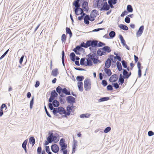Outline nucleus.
Instances as JSON below:
<instances>
[{
	"label": "nucleus",
	"instance_id": "obj_8",
	"mask_svg": "<svg viewBox=\"0 0 154 154\" xmlns=\"http://www.w3.org/2000/svg\"><path fill=\"white\" fill-rule=\"evenodd\" d=\"M51 151L54 153H57L59 150V146L56 144H52L51 146Z\"/></svg>",
	"mask_w": 154,
	"mask_h": 154
},
{
	"label": "nucleus",
	"instance_id": "obj_52",
	"mask_svg": "<svg viewBox=\"0 0 154 154\" xmlns=\"http://www.w3.org/2000/svg\"><path fill=\"white\" fill-rule=\"evenodd\" d=\"M111 130V128L110 127L108 126L104 130V132L107 133L109 132Z\"/></svg>",
	"mask_w": 154,
	"mask_h": 154
},
{
	"label": "nucleus",
	"instance_id": "obj_53",
	"mask_svg": "<svg viewBox=\"0 0 154 154\" xmlns=\"http://www.w3.org/2000/svg\"><path fill=\"white\" fill-rule=\"evenodd\" d=\"M85 60V58H82L80 60V64L81 65H85V63L84 62Z\"/></svg>",
	"mask_w": 154,
	"mask_h": 154
},
{
	"label": "nucleus",
	"instance_id": "obj_12",
	"mask_svg": "<svg viewBox=\"0 0 154 154\" xmlns=\"http://www.w3.org/2000/svg\"><path fill=\"white\" fill-rule=\"evenodd\" d=\"M144 30V26H141L139 29L138 30L136 33V35L137 37L140 36L142 34Z\"/></svg>",
	"mask_w": 154,
	"mask_h": 154
},
{
	"label": "nucleus",
	"instance_id": "obj_49",
	"mask_svg": "<svg viewBox=\"0 0 154 154\" xmlns=\"http://www.w3.org/2000/svg\"><path fill=\"white\" fill-rule=\"evenodd\" d=\"M122 63L123 67L125 68H126L127 66V62L125 60H123L122 62Z\"/></svg>",
	"mask_w": 154,
	"mask_h": 154
},
{
	"label": "nucleus",
	"instance_id": "obj_28",
	"mask_svg": "<svg viewBox=\"0 0 154 154\" xmlns=\"http://www.w3.org/2000/svg\"><path fill=\"white\" fill-rule=\"evenodd\" d=\"M54 134L53 133H49L48 136L47 137V140L48 142L50 143H51L53 142V140H51L52 138V137H53Z\"/></svg>",
	"mask_w": 154,
	"mask_h": 154
},
{
	"label": "nucleus",
	"instance_id": "obj_3",
	"mask_svg": "<svg viewBox=\"0 0 154 154\" xmlns=\"http://www.w3.org/2000/svg\"><path fill=\"white\" fill-rule=\"evenodd\" d=\"M84 85V89L85 91H88L90 90L91 87V84L89 79L86 78L85 79Z\"/></svg>",
	"mask_w": 154,
	"mask_h": 154
},
{
	"label": "nucleus",
	"instance_id": "obj_41",
	"mask_svg": "<svg viewBox=\"0 0 154 154\" xmlns=\"http://www.w3.org/2000/svg\"><path fill=\"white\" fill-rule=\"evenodd\" d=\"M84 79V77L83 76L79 75L76 77V80L77 81L79 82H82Z\"/></svg>",
	"mask_w": 154,
	"mask_h": 154
},
{
	"label": "nucleus",
	"instance_id": "obj_36",
	"mask_svg": "<svg viewBox=\"0 0 154 154\" xmlns=\"http://www.w3.org/2000/svg\"><path fill=\"white\" fill-rule=\"evenodd\" d=\"M127 10L128 13L132 12L133 11V8L131 5H128L127 6Z\"/></svg>",
	"mask_w": 154,
	"mask_h": 154
},
{
	"label": "nucleus",
	"instance_id": "obj_6",
	"mask_svg": "<svg viewBox=\"0 0 154 154\" xmlns=\"http://www.w3.org/2000/svg\"><path fill=\"white\" fill-rule=\"evenodd\" d=\"M73 5L75 7V8H73V10L75 15H79V14L78 13V12L79 11V9L81 8L80 7V4L79 3H73Z\"/></svg>",
	"mask_w": 154,
	"mask_h": 154
},
{
	"label": "nucleus",
	"instance_id": "obj_23",
	"mask_svg": "<svg viewBox=\"0 0 154 154\" xmlns=\"http://www.w3.org/2000/svg\"><path fill=\"white\" fill-rule=\"evenodd\" d=\"M58 69L57 68L53 69L51 72V75L54 77H56L58 74Z\"/></svg>",
	"mask_w": 154,
	"mask_h": 154
},
{
	"label": "nucleus",
	"instance_id": "obj_58",
	"mask_svg": "<svg viewBox=\"0 0 154 154\" xmlns=\"http://www.w3.org/2000/svg\"><path fill=\"white\" fill-rule=\"evenodd\" d=\"M101 84L104 87H105L107 85L108 83L106 80H103Z\"/></svg>",
	"mask_w": 154,
	"mask_h": 154
},
{
	"label": "nucleus",
	"instance_id": "obj_20",
	"mask_svg": "<svg viewBox=\"0 0 154 154\" xmlns=\"http://www.w3.org/2000/svg\"><path fill=\"white\" fill-rule=\"evenodd\" d=\"M84 23L87 24L88 25L90 23V22L89 21V15H86L84 18Z\"/></svg>",
	"mask_w": 154,
	"mask_h": 154
},
{
	"label": "nucleus",
	"instance_id": "obj_61",
	"mask_svg": "<svg viewBox=\"0 0 154 154\" xmlns=\"http://www.w3.org/2000/svg\"><path fill=\"white\" fill-rule=\"evenodd\" d=\"M125 21L127 23H129L130 22V19L127 16L125 19Z\"/></svg>",
	"mask_w": 154,
	"mask_h": 154
},
{
	"label": "nucleus",
	"instance_id": "obj_21",
	"mask_svg": "<svg viewBox=\"0 0 154 154\" xmlns=\"http://www.w3.org/2000/svg\"><path fill=\"white\" fill-rule=\"evenodd\" d=\"M104 71L108 76H110L112 74L111 70L109 69V68H105Z\"/></svg>",
	"mask_w": 154,
	"mask_h": 154
},
{
	"label": "nucleus",
	"instance_id": "obj_30",
	"mask_svg": "<svg viewBox=\"0 0 154 154\" xmlns=\"http://www.w3.org/2000/svg\"><path fill=\"white\" fill-rule=\"evenodd\" d=\"M119 28L124 30H128V27L125 25L121 24L119 26Z\"/></svg>",
	"mask_w": 154,
	"mask_h": 154
},
{
	"label": "nucleus",
	"instance_id": "obj_25",
	"mask_svg": "<svg viewBox=\"0 0 154 154\" xmlns=\"http://www.w3.org/2000/svg\"><path fill=\"white\" fill-rule=\"evenodd\" d=\"M110 9L109 5H102V7H100V10L102 11H108Z\"/></svg>",
	"mask_w": 154,
	"mask_h": 154
},
{
	"label": "nucleus",
	"instance_id": "obj_40",
	"mask_svg": "<svg viewBox=\"0 0 154 154\" xmlns=\"http://www.w3.org/2000/svg\"><path fill=\"white\" fill-rule=\"evenodd\" d=\"M103 2V0H98L97 1V7L98 8H100V6L102 5Z\"/></svg>",
	"mask_w": 154,
	"mask_h": 154
},
{
	"label": "nucleus",
	"instance_id": "obj_29",
	"mask_svg": "<svg viewBox=\"0 0 154 154\" xmlns=\"http://www.w3.org/2000/svg\"><path fill=\"white\" fill-rule=\"evenodd\" d=\"M29 143L30 144H32V146H33L35 143V140L34 138L33 137H30L29 139Z\"/></svg>",
	"mask_w": 154,
	"mask_h": 154
},
{
	"label": "nucleus",
	"instance_id": "obj_18",
	"mask_svg": "<svg viewBox=\"0 0 154 154\" xmlns=\"http://www.w3.org/2000/svg\"><path fill=\"white\" fill-rule=\"evenodd\" d=\"M52 104L54 107L56 108L58 107L60 105L59 101L56 99H54L53 100Z\"/></svg>",
	"mask_w": 154,
	"mask_h": 154
},
{
	"label": "nucleus",
	"instance_id": "obj_24",
	"mask_svg": "<svg viewBox=\"0 0 154 154\" xmlns=\"http://www.w3.org/2000/svg\"><path fill=\"white\" fill-rule=\"evenodd\" d=\"M105 45L106 44L104 43L97 40L96 48L98 47H102Z\"/></svg>",
	"mask_w": 154,
	"mask_h": 154
},
{
	"label": "nucleus",
	"instance_id": "obj_9",
	"mask_svg": "<svg viewBox=\"0 0 154 154\" xmlns=\"http://www.w3.org/2000/svg\"><path fill=\"white\" fill-rule=\"evenodd\" d=\"M59 145L61 149L67 148V144L65 143V140L63 138H62L60 139Z\"/></svg>",
	"mask_w": 154,
	"mask_h": 154
},
{
	"label": "nucleus",
	"instance_id": "obj_59",
	"mask_svg": "<svg viewBox=\"0 0 154 154\" xmlns=\"http://www.w3.org/2000/svg\"><path fill=\"white\" fill-rule=\"evenodd\" d=\"M79 10L81 12L79 14L84 16H85L87 15L85 13H84V9L81 8L79 9Z\"/></svg>",
	"mask_w": 154,
	"mask_h": 154
},
{
	"label": "nucleus",
	"instance_id": "obj_62",
	"mask_svg": "<svg viewBox=\"0 0 154 154\" xmlns=\"http://www.w3.org/2000/svg\"><path fill=\"white\" fill-rule=\"evenodd\" d=\"M44 109H45V112L47 114V115L50 118H51V115L49 114V112H48L47 110V109L46 108V107L45 106V107H44Z\"/></svg>",
	"mask_w": 154,
	"mask_h": 154
},
{
	"label": "nucleus",
	"instance_id": "obj_7",
	"mask_svg": "<svg viewBox=\"0 0 154 154\" xmlns=\"http://www.w3.org/2000/svg\"><path fill=\"white\" fill-rule=\"evenodd\" d=\"M88 4V2L85 1H84L82 4V8L84 9L85 11L87 12H88L89 9Z\"/></svg>",
	"mask_w": 154,
	"mask_h": 154
},
{
	"label": "nucleus",
	"instance_id": "obj_43",
	"mask_svg": "<svg viewBox=\"0 0 154 154\" xmlns=\"http://www.w3.org/2000/svg\"><path fill=\"white\" fill-rule=\"evenodd\" d=\"M98 57H97L96 58L95 57L93 60L94 64H97L98 63H100L101 62V61L98 59Z\"/></svg>",
	"mask_w": 154,
	"mask_h": 154
},
{
	"label": "nucleus",
	"instance_id": "obj_47",
	"mask_svg": "<svg viewBox=\"0 0 154 154\" xmlns=\"http://www.w3.org/2000/svg\"><path fill=\"white\" fill-rule=\"evenodd\" d=\"M122 70L123 71L122 72L123 75L127 78V75H128V72L126 69H123Z\"/></svg>",
	"mask_w": 154,
	"mask_h": 154
},
{
	"label": "nucleus",
	"instance_id": "obj_51",
	"mask_svg": "<svg viewBox=\"0 0 154 154\" xmlns=\"http://www.w3.org/2000/svg\"><path fill=\"white\" fill-rule=\"evenodd\" d=\"M95 58V57H94L93 55L92 54L90 53L88 55L87 58L89 59H90L92 60H93Z\"/></svg>",
	"mask_w": 154,
	"mask_h": 154
},
{
	"label": "nucleus",
	"instance_id": "obj_45",
	"mask_svg": "<svg viewBox=\"0 0 154 154\" xmlns=\"http://www.w3.org/2000/svg\"><path fill=\"white\" fill-rule=\"evenodd\" d=\"M58 135L57 134H55L54 135H53V137H52V138L51 140H53V142L54 141L55 143H56L57 141L55 142V140L57 139V137Z\"/></svg>",
	"mask_w": 154,
	"mask_h": 154
},
{
	"label": "nucleus",
	"instance_id": "obj_14",
	"mask_svg": "<svg viewBox=\"0 0 154 154\" xmlns=\"http://www.w3.org/2000/svg\"><path fill=\"white\" fill-rule=\"evenodd\" d=\"M124 79H126L124 76L122 75V74H120L119 75V85H122L124 82Z\"/></svg>",
	"mask_w": 154,
	"mask_h": 154
},
{
	"label": "nucleus",
	"instance_id": "obj_35",
	"mask_svg": "<svg viewBox=\"0 0 154 154\" xmlns=\"http://www.w3.org/2000/svg\"><path fill=\"white\" fill-rule=\"evenodd\" d=\"M91 114L88 113L83 114L80 116V117L81 118H88L90 117Z\"/></svg>",
	"mask_w": 154,
	"mask_h": 154
},
{
	"label": "nucleus",
	"instance_id": "obj_27",
	"mask_svg": "<svg viewBox=\"0 0 154 154\" xmlns=\"http://www.w3.org/2000/svg\"><path fill=\"white\" fill-rule=\"evenodd\" d=\"M83 83L82 82H79L78 83V87L79 91H82L83 90Z\"/></svg>",
	"mask_w": 154,
	"mask_h": 154
},
{
	"label": "nucleus",
	"instance_id": "obj_33",
	"mask_svg": "<svg viewBox=\"0 0 154 154\" xmlns=\"http://www.w3.org/2000/svg\"><path fill=\"white\" fill-rule=\"evenodd\" d=\"M116 66L118 71L119 72L122 70V66L121 63L119 61L116 62Z\"/></svg>",
	"mask_w": 154,
	"mask_h": 154
},
{
	"label": "nucleus",
	"instance_id": "obj_55",
	"mask_svg": "<svg viewBox=\"0 0 154 154\" xmlns=\"http://www.w3.org/2000/svg\"><path fill=\"white\" fill-rule=\"evenodd\" d=\"M117 0H108V4L112 3L113 5L116 4L117 3Z\"/></svg>",
	"mask_w": 154,
	"mask_h": 154
},
{
	"label": "nucleus",
	"instance_id": "obj_22",
	"mask_svg": "<svg viewBox=\"0 0 154 154\" xmlns=\"http://www.w3.org/2000/svg\"><path fill=\"white\" fill-rule=\"evenodd\" d=\"M103 51H104V52H105L107 53H109L111 51V49L110 48L109 46H104L103 48Z\"/></svg>",
	"mask_w": 154,
	"mask_h": 154
},
{
	"label": "nucleus",
	"instance_id": "obj_17",
	"mask_svg": "<svg viewBox=\"0 0 154 154\" xmlns=\"http://www.w3.org/2000/svg\"><path fill=\"white\" fill-rule=\"evenodd\" d=\"M102 50H103L102 48H100L97 51V54L99 56H101L106 54V53H105V52H104V51H102Z\"/></svg>",
	"mask_w": 154,
	"mask_h": 154
},
{
	"label": "nucleus",
	"instance_id": "obj_56",
	"mask_svg": "<svg viewBox=\"0 0 154 154\" xmlns=\"http://www.w3.org/2000/svg\"><path fill=\"white\" fill-rule=\"evenodd\" d=\"M106 88L108 91H112L113 89L112 85L110 84L108 85Z\"/></svg>",
	"mask_w": 154,
	"mask_h": 154
},
{
	"label": "nucleus",
	"instance_id": "obj_57",
	"mask_svg": "<svg viewBox=\"0 0 154 154\" xmlns=\"http://www.w3.org/2000/svg\"><path fill=\"white\" fill-rule=\"evenodd\" d=\"M9 51V49H8L0 57V60L3 59L7 54Z\"/></svg>",
	"mask_w": 154,
	"mask_h": 154
},
{
	"label": "nucleus",
	"instance_id": "obj_13",
	"mask_svg": "<svg viewBox=\"0 0 154 154\" xmlns=\"http://www.w3.org/2000/svg\"><path fill=\"white\" fill-rule=\"evenodd\" d=\"M73 141V143L72 144V154L75 153V151L76 149L77 146V141L75 139H74Z\"/></svg>",
	"mask_w": 154,
	"mask_h": 154
},
{
	"label": "nucleus",
	"instance_id": "obj_34",
	"mask_svg": "<svg viewBox=\"0 0 154 154\" xmlns=\"http://www.w3.org/2000/svg\"><path fill=\"white\" fill-rule=\"evenodd\" d=\"M83 43H85V42H81L79 45H78L76 46V48L77 49H78V50L79 51L83 50H84V49L82 48L83 47V46H82V44Z\"/></svg>",
	"mask_w": 154,
	"mask_h": 154
},
{
	"label": "nucleus",
	"instance_id": "obj_32",
	"mask_svg": "<svg viewBox=\"0 0 154 154\" xmlns=\"http://www.w3.org/2000/svg\"><path fill=\"white\" fill-rule=\"evenodd\" d=\"M109 99V97H101L98 100L99 102H102L106 101Z\"/></svg>",
	"mask_w": 154,
	"mask_h": 154
},
{
	"label": "nucleus",
	"instance_id": "obj_26",
	"mask_svg": "<svg viewBox=\"0 0 154 154\" xmlns=\"http://www.w3.org/2000/svg\"><path fill=\"white\" fill-rule=\"evenodd\" d=\"M86 60L87 62H85V66H92L93 65V63L92 62V60L89 59L87 58Z\"/></svg>",
	"mask_w": 154,
	"mask_h": 154
},
{
	"label": "nucleus",
	"instance_id": "obj_11",
	"mask_svg": "<svg viewBox=\"0 0 154 154\" xmlns=\"http://www.w3.org/2000/svg\"><path fill=\"white\" fill-rule=\"evenodd\" d=\"M66 100L69 103H73L75 101V99L72 96H69L66 97Z\"/></svg>",
	"mask_w": 154,
	"mask_h": 154
},
{
	"label": "nucleus",
	"instance_id": "obj_44",
	"mask_svg": "<svg viewBox=\"0 0 154 154\" xmlns=\"http://www.w3.org/2000/svg\"><path fill=\"white\" fill-rule=\"evenodd\" d=\"M34 96H33L32 97V99L30 101V108L31 109L33 107V105L34 103Z\"/></svg>",
	"mask_w": 154,
	"mask_h": 154
},
{
	"label": "nucleus",
	"instance_id": "obj_38",
	"mask_svg": "<svg viewBox=\"0 0 154 154\" xmlns=\"http://www.w3.org/2000/svg\"><path fill=\"white\" fill-rule=\"evenodd\" d=\"M65 56V53L63 50L62 51V62L63 66L65 67V65L64 63V57Z\"/></svg>",
	"mask_w": 154,
	"mask_h": 154
},
{
	"label": "nucleus",
	"instance_id": "obj_54",
	"mask_svg": "<svg viewBox=\"0 0 154 154\" xmlns=\"http://www.w3.org/2000/svg\"><path fill=\"white\" fill-rule=\"evenodd\" d=\"M60 152H63V154H67V150L66 148L61 149Z\"/></svg>",
	"mask_w": 154,
	"mask_h": 154
},
{
	"label": "nucleus",
	"instance_id": "obj_4",
	"mask_svg": "<svg viewBox=\"0 0 154 154\" xmlns=\"http://www.w3.org/2000/svg\"><path fill=\"white\" fill-rule=\"evenodd\" d=\"M55 110L52 111L54 115H56V113H59L60 115L63 114L66 111L65 109L62 106L55 108Z\"/></svg>",
	"mask_w": 154,
	"mask_h": 154
},
{
	"label": "nucleus",
	"instance_id": "obj_42",
	"mask_svg": "<svg viewBox=\"0 0 154 154\" xmlns=\"http://www.w3.org/2000/svg\"><path fill=\"white\" fill-rule=\"evenodd\" d=\"M116 35V33L114 31H111L109 33V35L111 38H113Z\"/></svg>",
	"mask_w": 154,
	"mask_h": 154
},
{
	"label": "nucleus",
	"instance_id": "obj_5",
	"mask_svg": "<svg viewBox=\"0 0 154 154\" xmlns=\"http://www.w3.org/2000/svg\"><path fill=\"white\" fill-rule=\"evenodd\" d=\"M58 94L55 90H54L52 91L51 93L50 97L48 100L49 102L50 103L52 102L53 100L58 96Z\"/></svg>",
	"mask_w": 154,
	"mask_h": 154
},
{
	"label": "nucleus",
	"instance_id": "obj_2",
	"mask_svg": "<svg viewBox=\"0 0 154 154\" xmlns=\"http://www.w3.org/2000/svg\"><path fill=\"white\" fill-rule=\"evenodd\" d=\"M56 92L59 94L61 97H64L65 96L63 94L66 95H71V93L70 91H69L66 88H63L60 86H58L56 89Z\"/></svg>",
	"mask_w": 154,
	"mask_h": 154
},
{
	"label": "nucleus",
	"instance_id": "obj_19",
	"mask_svg": "<svg viewBox=\"0 0 154 154\" xmlns=\"http://www.w3.org/2000/svg\"><path fill=\"white\" fill-rule=\"evenodd\" d=\"M84 23L87 24L88 25L90 23V22L89 21V15H86L84 18Z\"/></svg>",
	"mask_w": 154,
	"mask_h": 154
},
{
	"label": "nucleus",
	"instance_id": "obj_60",
	"mask_svg": "<svg viewBox=\"0 0 154 154\" xmlns=\"http://www.w3.org/2000/svg\"><path fill=\"white\" fill-rule=\"evenodd\" d=\"M112 85L116 89H118L119 88V85L117 82L112 83Z\"/></svg>",
	"mask_w": 154,
	"mask_h": 154
},
{
	"label": "nucleus",
	"instance_id": "obj_46",
	"mask_svg": "<svg viewBox=\"0 0 154 154\" xmlns=\"http://www.w3.org/2000/svg\"><path fill=\"white\" fill-rule=\"evenodd\" d=\"M48 106L51 110H53L52 111H53L54 110H55V108H54L53 107V106L51 103L50 102V103H49L48 104Z\"/></svg>",
	"mask_w": 154,
	"mask_h": 154
},
{
	"label": "nucleus",
	"instance_id": "obj_31",
	"mask_svg": "<svg viewBox=\"0 0 154 154\" xmlns=\"http://www.w3.org/2000/svg\"><path fill=\"white\" fill-rule=\"evenodd\" d=\"M66 34H69L70 38H71L72 36V34L70 29L69 28L66 27Z\"/></svg>",
	"mask_w": 154,
	"mask_h": 154
},
{
	"label": "nucleus",
	"instance_id": "obj_63",
	"mask_svg": "<svg viewBox=\"0 0 154 154\" xmlns=\"http://www.w3.org/2000/svg\"><path fill=\"white\" fill-rule=\"evenodd\" d=\"M138 77L140 78L142 75V71L141 69H138Z\"/></svg>",
	"mask_w": 154,
	"mask_h": 154
},
{
	"label": "nucleus",
	"instance_id": "obj_37",
	"mask_svg": "<svg viewBox=\"0 0 154 154\" xmlns=\"http://www.w3.org/2000/svg\"><path fill=\"white\" fill-rule=\"evenodd\" d=\"M70 57L71 60L72 61H75V55L74 52H72L70 54Z\"/></svg>",
	"mask_w": 154,
	"mask_h": 154
},
{
	"label": "nucleus",
	"instance_id": "obj_16",
	"mask_svg": "<svg viewBox=\"0 0 154 154\" xmlns=\"http://www.w3.org/2000/svg\"><path fill=\"white\" fill-rule=\"evenodd\" d=\"M111 63V61L109 58H108L105 62V66L106 68H109L110 67Z\"/></svg>",
	"mask_w": 154,
	"mask_h": 154
},
{
	"label": "nucleus",
	"instance_id": "obj_64",
	"mask_svg": "<svg viewBox=\"0 0 154 154\" xmlns=\"http://www.w3.org/2000/svg\"><path fill=\"white\" fill-rule=\"evenodd\" d=\"M128 13V12L126 11H124L121 14V17H123L125 15H127Z\"/></svg>",
	"mask_w": 154,
	"mask_h": 154
},
{
	"label": "nucleus",
	"instance_id": "obj_50",
	"mask_svg": "<svg viewBox=\"0 0 154 154\" xmlns=\"http://www.w3.org/2000/svg\"><path fill=\"white\" fill-rule=\"evenodd\" d=\"M27 142H28V140L27 139H26V140H25L23 141V142L22 143V147L23 148H26V145H27Z\"/></svg>",
	"mask_w": 154,
	"mask_h": 154
},
{
	"label": "nucleus",
	"instance_id": "obj_15",
	"mask_svg": "<svg viewBox=\"0 0 154 154\" xmlns=\"http://www.w3.org/2000/svg\"><path fill=\"white\" fill-rule=\"evenodd\" d=\"M73 105L72 104V106H70V105H68L66 108V111L67 112H66L67 115H70L71 114V111L72 110L73 108Z\"/></svg>",
	"mask_w": 154,
	"mask_h": 154
},
{
	"label": "nucleus",
	"instance_id": "obj_1",
	"mask_svg": "<svg viewBox=\"0 0 154 154\" xmlns=\"http://www.w3.org/2000/svg\"><path fill=\"white\" fill-rule=\"evenodd\" d=\"M97 40H88L86 41V43H83L82 44L83 48H87L89 47V49L90 51H92L93 48H96Z\"/></svg>",
	"mask_w": 154,
	"mask_h": 154
},
{
	"label": "nucleus",
	"instance_id": "obj_48",
	"mask_svg": "<svg viewBox=\"0 0 154 154\" xmlns=\"http://www.w3.org/2000/svg\"><path fill=\"white\" fill-rule=\"evenodd\" d=\"M66 36L65 34H63L61 36V41L62 42L65 43L66 40Z\"/></svg>",
	"mask_w": 154,
	"mask_h": 154
},
{
	"label": "nucleus",
	"instance_id": "obj_10",
	"mask_svg": "<svg viewBox=\"0 0 154 154\" xmlns=\"http://www.w3.org/2000/svg\"><path fill=\"white\" fill-rule=\"evenodd\" d=\"M118 79V76L116 74H114L111 76L109 80L111 82H116Z\"/></svg>",
	"mask_w": 154,
	"mask_h": 154
},
{
	"label": "nucleus",
	"instance_id": "obj_39",
	"mask_svg": "<svg viewBox=\"0 0 154 154\" xmlns=\"http://www.w3.org/2000/svg\"><path fill=\"white\" fill-rule=\"evenodd\" d=\"M119 38L121 40V42L122 44V45H123L126 44L125 41L123 36L121 34L119 35Z\"/></svg>",
	"mask_w": 154,
	"mask_h": 154
}]
</instances>
